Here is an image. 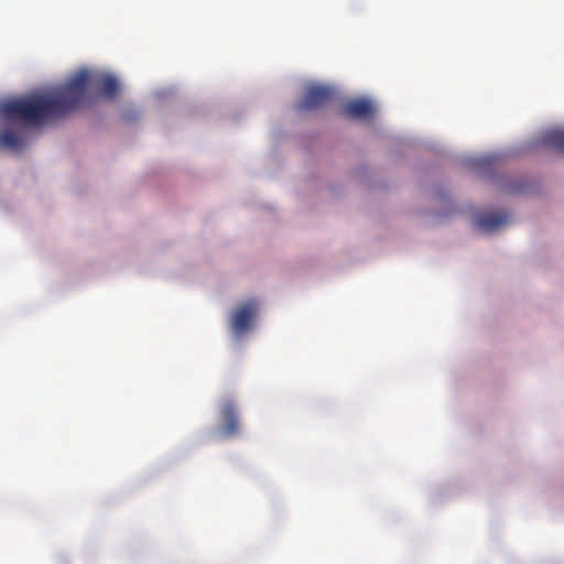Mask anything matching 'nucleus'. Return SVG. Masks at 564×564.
<instances>
[{
	"instance_id": "1",
	"label": "nucleus",
	"mask_w": 564,
	"mask_h": 564,
	"mask_svg": "<svg viewBox=\"0 0 564 564\" xmlns=\"http://www.w3.org/2000/svg\"><path fill=\"white\" fill-rule=\"evenodd\" d=\"M91 84L108 98L115 97L119 89V83L113 76L95 77L89 70L82 69L54 93H34L1 102L0 116L6 122L20 121L25 126L40 127L78 109L84 104L87 88Z\"/></svg>"
},
{
	"instance_id": "2",
	"label": "nucleus",
	"mask_w": 564,
	"mask_h": 564,
	"mask_svg": "<svg viewBox=\"0 0 564 564\" xmlns=\"http://www.w3.org/2000/svg\"><path fill=\"white\" fill-rule=\"evenodd\" d=\"M333 97L334 91L330 87L313 85L306 89L296 109L300 111L319 109L329 104Z\"/></svg>"
},
{
	"instance_id": "3",
	"label": "nucleus",
	"mask_w": 564,
	"mask_h": 564,
	"mask_svg": "<svg viewBox=\"0 0 564 564\" xmlns=\"http://www.w3.org/2000/svg\"><path fill=\"white\" fill-rule=\"evenodd\" d=\"M257 303L254 301H249L235 311L230 324L236 336L245 334L250 328L252 318L257 314Z\"/></svg>"
},
{
	"instance_id": "4",
	"label": "nucleus",
	"mask_w": 564,
	"mask_h": 564,
	"mask_svg": "<svg viewBox=\"0 0 564 564\" xmlns=\"http://www.w3.org/2000/svg\"><path fill=\"white\" fill-rule=\"evenodd\" d=\"M220 419L223 425L220 432L226 437H231L239 432V419L235 404L231 401H226L220 410Z\"/></svg>"
},
{
	"instance_id": "5",
	"label": "nucleus",
	"mask_w": 564,
	"mask_h": 564,
	"mask_svg": "<svg viewBox=\"0 0 564 564\" xmlns=\"http://www.w3.org/2000/svg\"><path fill=\"white\" fill-rule=\"evenodd\" d=\"M26 144V131L24 128L4 129L0 132V147L18 151Z\"/></svg>"
},
{
	"instance_id": "6",
	"label": "nucleus",
	"mask_w": 564,
	"mask_h": 564,
	"mask_svg": "<svg viewBox=\"0 0 564 564\" xmlns=\"http://www.w3.org/2000/svg\"><path fill=\"white\" fill-rule=\"evenodd\" d=\"M344 113L354 119H367L372 116L373 106L369 100L355 99L345 105Z\"/></svg>"
},
{
	"instance_id": "7",
	"label": "nucleus",
	"mask_w": 564,
	"mask_h": 564,
	"mask_svg": "<svg viewBox=\"0 0 564 564\" xmlns=\"http://www.w3.org/2000/svg\"><path fill=\"white\" fill-rule=\"evenodd\" d=\"M479 229L490 232L495 231L508 223V216L502 213H485L477 217Z\"/></svg>"
},
{
	"instance_id": "8",
	"label": "nucleus",
	"mask_w": 564,
	"mask_h": 564,
	"mask_svg": "<svg viewBox=\"0 0 564 564\" xmlns=\"http://www.w3.org/2000/svg\"><path fill=\"white\" fill-rule=\"evenodd\" d=\"M542 143L546 147L555 148L564 153V130L552 129L543 133Z\"/></svg>"
},
{
	"instance_id": "9",
	"label": "nucleus",
	"mask_w": 564,
	"mask_h": 564,
	"mask_svg": "<svg viewBox=\"0 0 564 564\" xmlns=\"http://www.w3.org/2000/svg\"><path fill=\"white\" fill-rule=\"evenodd\" d=\"M491 161H492V158L486 156V158L478 159L475 163H476V165L485 166V165H489L491 163Z\"/></svg>"
}]
</instances>
